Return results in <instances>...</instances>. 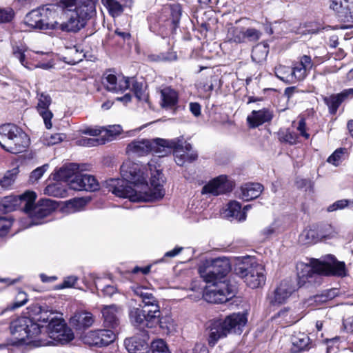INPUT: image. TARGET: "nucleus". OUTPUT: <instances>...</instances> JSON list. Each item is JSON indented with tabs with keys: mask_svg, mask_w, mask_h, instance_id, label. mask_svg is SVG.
<instances>
[{
	"mask_svg": "<svg viewBox=\"0 0 353 353\" xmlns=\"http://www.w3.org/2000/svg\"><path fill=\"white\" fill-rule=\"evenodd\" d=\"M121 174L122 179H111L108 182L109 192L118 197L128 198L132 202H148L162 199L165 195L160 178L156 183V175L152 174V191L146 180L148 174L137 163L125 161L121 166Z\"/></svg>",
	"mask_w": 353,
	"mask_h": 353,
	"instance_id": "nucleus-1",
	"label": "nucleus"
},
{
	"mask_svg": "<svg viewBox=\"0 0 353 353\" xmlns=\"http://www.w3.org/2000/svg\"><path fill=\"white\" fill-rule=\"evenodd\" d=\"M297 286L304 285L306 281L315 274L325 276H344L346 275V269L344 262L338 261L332 255H327L323 261L312 259L310 263L299 262L296 264Z\"/></svg>",
	"mask_w": 353,
	"mask_h": 353,
	"instance_id": "nucleus-2",
	"label": "nucleus"
},
{
	"mask_svg": "<svg viewBox=\"0 0 353 353\" xmlns=\"http://www.w3.org/2000/svg\"><path fill=\"white\" fill-rule=\"evenodd\" d=\"M10 329L12 335L19 343L32 345L34 347L49 344L42 338L45 335L42 331L43 326H40L30 318L22 316L14 319L11 322Z\"/></svg>",
	"mask_w": 353,
	"mask_h": 353,
	"instance_id": "nucleus-3",
	"label": "nucleus"
},
{
	"mask_svg": "<svg viewBox=\"0 0 353 353\" xmlns=\"http://www.w3.org/2000/svg\"><path fill=\"white\" fill-rule=\"evenodd\" d=\"M30 139L21 128L12 123L0 126V145L12 154L23 152L28 147Z\"/></svg>",
	"mask_w": 353,
	"mask_h": 353,
	"instance_id": "nucleus-4",
	"label": "nucleus"
},
{
	"mask_svg": "<svg viewBox=\"0 0 353 353\" xmlns=\"http://www.w3.org/2000/svg\"><path fill=\"white\" fill-rule=\"evenodd\" d=\"M37 195L34 192L26 191L19 196L21 204L23 205L24 210L32 219L31 225H39L43 222L41 219L50 215L57 207V203L51 199H41L34 205Z\"/></svg>",
	"mask_w": 353,
	"mask_h": 353,
	"instance_id": "nucleus-5",
	"label": "nucleus"
},
{
	"mask_svg": "<svg viewBox=\"0 0 353 353\" xmlns=\"http://www.w3.org/2000/svg\"><path fill=\"white\" fill-rule=\"evenodd\" d=\"M236 271L246 284L253 289L259 288L265 283L264 266L258 263L254 258H245L242 265L239 266Z\"/></svg>",
	"mask_w": 353,
	"mask_h": 353,
	"instance_id": "nucleus-6",
	"label": "nucleus"
},
{
	"mask_svg": "<svg viewBox=\"0 0 353 353\" xmlns=\"http://www.w3.org/2000/svg\"><path fill=\"white\" fill-rule=\"evenodd\" d=\"M231 266L229 260L225 258H217L206 261L199 266V272L206 283L223 281L226 274L230 271Z\"/></svg>",
	"mask_w": 353,
	"mask_h": 353,
	"instance_id": "nucleus-7",
	"label": "nucleus"
},
{
	"mask_svg": "<svg viewBox=\"0 0 353 353\" xmlns=\"http://www.w3.org/2000/svg\"><path fill=\"white\" fill-rule=\"evenodd\" d=\"M95 12V6L92 1H87V3L79 7L78 11L70 14L67 21L59 23L58 30L63 32H77L84 28L87 21Z\"/></svg>",
	"mask_w": 353,
	"mask_h": 353,
	"instance_id": "nucleus-8",
	"label": "nucleus"
},
{
	"mask_svg": "<svg viewBox=\"0 0 353 353\" xmlns=\"http://www.w3.org/2000/svg\"><path fill=\"white\" fill-rule=\"evenodd\" d=\"M208 284L203 297L208 303H223L234 296L236 286L229 281L211 282Z\"/></svg>",
	"mask_w": 353,
	"mask_h": 353,
	"instance_id": "nucleus-9",
	"label": "nucleus"
},
{
	"mask_svg": "<svg viewBox=\"0 0 353 353\" xmlns=\"http://www.w3.org/2000/svg\"><path fill=\"white\" fill-rule=\"evenodd\" d=\"M13 54L23 66L30 70L37 68L48 69L51 67L50 63L42 62L46 60L43 57H48V53L41 51H24L16 47L13 50Z\"/></svg>",
	"mask_w": 353,
	"mask_h": 353,
	"instance_id": "nucleus-10",
	"label": "nucleus"
},
{
	"mask_svg": "<svg viewBox=\"0 0 353 353\" xmlns=\"http://www.w3.org/2000/svg\"><path fill=\"white\" fill-rule=\"evenodd\" d=\"M46 331L50 339L62 344L68 343L74 339L72 330L67 327L62 319L57 316L50 319Z\"/></svg>",
	"mask_w": 353,
	"mask_h": 353,
	"instance_id": "nucleus-11",
	"label": "nucleus"
},
{
	"mask_svg": "<svg viewBox=\"0 0 353 353\" xmlns=\"http://www.w3.org/2000/svg\"><path fill=\"white\" fill-rule=\"evenodd\" d=\"M298 288L299 287L293 280L285 279L268 295L267 299L271 305L283 304Z\"/></svg>",
	"mask_w": 353,
	"mask_h": 353,
	"instance_id": "nucleus-12",
	"label": "nucleus"
},
{
	"mask_svg": "<svg viewBox=\"0 0 353 353\" xmlns=\"http://www.w3.org/2000/svg\"><path fill=\"white\" fill-rule=\"evenodd\" d=\"M132 290L134 294L141 299L143 304V308L148 312L149 319H154L158 315L161 314L160 307L158 301L154 296L150 290L143 286H133Z\"/></svg>",
	"mask_w": 353,
	"mask_h": 353,
	"instance_id": "nucleus-13",
	"label": "nucleus"
},
{
	"mask_svg": "<svg viewBox=\"0 0 353 353\" xmlns=\"http://www.w3.org/2000/svg\"><path fill=\"white\" fill-rule=\"evenodd\" d=\"M330 8L339 21L353 23V0H330Z\"/></svg>",
	"mask_w": 353,
	"mask_h": 353,
	"instance_id": "nucleus-14",
	"label": "nucleus"
},
{
	"mask_svg": "<svg viewBox=\"0 0 353 353\" xmlns=\"http://www.w3.org/2000/svg\"><path fill=\"white\" fill-rule=\"evenodd\" d=\"M232 188V183L228 180L226 176L221 175L204 185L201 193L219 195L230 191Z\"/></svg>",
	"mask_w": 353,
	"mask_h": 353,
	"instance_id": "nucleus-15",
	"label": "nucleus"
},
{
	"mask_svg": "<svg viewBox=\"0 0 353 353\" xmlns=\"http://www.w3.org/2000/svg\"><path fill=\"white\" fill-rule=\"evenodd\" d=\"M37 99L38 101L36 106L37 110L42 117L46 128L50 129L52 126L51 120L53 117V114L49 110V106L52 103V99L48 94L39 92L37 94Z\"/></svg>",
	"mask_w": 353,
	"mask_h": 353,
	"instance_id": "nucleus-16",
	"label": "nucleus"
},
{
	"mask_svg": "<svg viewBox=\"0 0 353 353\" xmlns=\"http://www.w3.org/2000/svg\"><path fill=\"white\" fill-rule=\"evenodd\" d=\"M148 339L147 332L141 331L139 334L125 340V347L130 353H148Z\"/></svg>",
	"mask_w": 353,
	"mask_h": 353,
	"instance_id": "nucleus-17",
	"label": "nucleus"
},
{
	"mask_svg": "<svg viewBox=\"0 0 353 353\" xmlns=\"http://www.w3.org/2000/svg\"><path fill=\"white\" fill-rule=\"evenodd\" d=\"M152 152L158 157H165L170 153L171 149L183 147L182 141L179 139L167 140L160 138L151 139Z\"/></svg>",
	"mask_w": 353,
	"mask_h": 353,
	"instance_id": "nucleus-18",
	"label": "nucleus"
},
{
	"mask_svg": "<svg viewBox=\"0 0 353 353\" xmlns=\"http://www.w3.org/2000/svg\"><path fill=\"white\" fill-rule=\"evenodd\" d=\"M70 188L74 190L94 191L99 188L96 179L90 174H76L69 183Z\"/></svg>",
	"mask_w": 353,
	"mask_h": 353,
	"instance_id": "nucleus-19",
	"label": "nucleus"
},
{
	"mask_svg": "<svg viewBox=\"0 0 353 353\" xmlns=\"http://www.w3.org/2000/svg\"><path fill=\"white\" fill-rule=\"evenodd\" d=\"M103 83L106 90L112 92H123L130 88V78L117 77L113 74H105Z\"/></svg>",
	"mask_w": 353,
	"mask_h": 353,
	"instance_id": "nucleus-20",
	"label": "nucleus"
},
{
	"mask_svg": "<svg viewBox=\"0 0 353 353\" xmlns=\"http://www.w3.org/2000/svg\"><path fill=\"white\" fill-rule=\"evenodd\" d=\"M314 66L311 57L308 55H303L299 58V61L293 65V74L298 81L303 80Z\"/></svg>",
	"mask_w": 353,
	"mask_h": 353,
	"instance_id": "nucleus-21",
	"label": "nucleus"
},
{
	"mask_svg": "<svg viewBox=\"0 0 353 353\" xmlns=\"http://www.w3.org/2000/svg\"><path fill=\"white\" fill-rule=\"evenodd\" d=\"M152 141L146 139H136L126 147V152L130 155L143 157L152 152Z\"/></svg>",
	"mask_w": 353,
	"mask_h": 353,
	"instance_id": "nucleus-22",
	"label": "nucleus"
},
{
	"mask_svg": "<svg viewBox=\"0 0 353 353\" xmlns=\"http://www.w3.org/2000/svg\"><path fill=\"white\" fill-rule=\"evenodd\" d=\"M209 344L214 346L219 339L230 334L224 320H214L209 326Z\"/></svg>",
	"mask_w": 353,
	"mask_h": 353,
	"instance_id": "nucleus-23",
	"label": "nucleus"
},
{
	"mask_svg": "<svg viewBox=\"0 0 353 353\" xmlns=\"http://www.w3.org/2000/svg\"><path fill=\"white\" fill-rule=\"evenodd\" d=\"M148 312L145 309L140 307H132L129 312V318L131 323L136 327L146 325L148 327H152V323L157 321V317L154 319H149Z\"/></svg>",
	"mask_w": 353,
	"mask_h": 353,
	"instance_id": "nucleus-24",
	"label": "nucleus"
},
{
	"mask_svg": "<svg viewBox=\"0 0 353 353\" xmlns=\"http://www.w3.org/2000/svg\"><path fill=\"white\" fill-rule=\"evenodd\" d=\"M41 30H58L59 23L52 21L56 15V11L52 6H43L40 7Z\"/></svg>",
	"mask_w": 353,
	"mask_h": 353,
	"instance_id": "nucleus-25",
	"label": "nucleus"
},
{
	"mask_svg": "<svg viewBox=\"0 0 353 353\" xmlns=\"http://www.w3.org/2000/svg\"><path fill=\"white\" fill-rule=\"evenodd\" d=\"M224 321L230 333L241 334L242 328L247 323V317L245 314L233 313L228 316Z\"/></svg>",
	"mask_w": 353,
	"mask_h": 353,
	"instance_id": "nucleus-26",
	"label": "nucleus"
},
{
	"mask_svg": "<svg viewBox=\"0 0 353 353\" xmlns=\"http://www.w3.org/2000/svg\"><path fill=\"white\" fill-rule=\"evenodd\" d=\"M273 118V112L268 108L253 110L247 117V121L252 128H256L264 123L269 122Z\"/></svg>",
	"mask_w": 353,
	"mask_h": 353,
	"instance_id": "nucleus-27",
	"label": "nucleus"
},
{
	"mask_svg": "<svg viewBox=\"0 0 353 353\" xmlns=\"http://www.w3.org/2000/svg\"><path fill=\"white\" fill-rule=\"evenodd\" d=\"M251 208L250 205H245L241 210V204L236 201H230L225 210V216L234 219L238 221H243L246 219V212Z\"/></svg>",
	"mask_w": 353,
	"mask_h": 353,
	"instance_id": "nucleus-28",
	"label": "nucleus"
},
{
	"mask_svg": "<svg viewBox=\"0 0 353 353\" xmlns=\"http://www.w3.org/2000/svg\"><path fill=\"white\" fill-rule=\"evenodd\" d=\"M119 307L116 305L104 306L102 310L104 324L112 328L117 326L119 325Z\"/></svg>",
	"mask_w": 353,
	"mask_h": 353,
	"instance_id": "nucleus-29",
	"label": "nucleus"
},
{
	"mask_svg": "<svg viewBox=\"0 0 353 353\" xmlns=\"http://www.w3.org/2000/svg\"><path fill=\"white\" fill-rule=\"evenodd\" d=\"M263 191V185L260 183H247L241 188V197L249 201L259 196Z\"/></svg>",
	"mask_w": 353,
	"mask_h": 353,
	"instance_id": "nucleus-30",
	"label": "nucleus"
},
{
	"mask_svg": "<svg viewBox=\"0 0 353 353\" xmlns=\"http://www.w3.org/2000/svg\"><path fill=\"white\" fill-rule=\"evenodd\" d=\"M94 319L90 312H79L70 319V323L81 329L88 327L92 325Z\"/></svg>",
	"mask_w": 353,
	"mask_h": 353,
	"instance_id": "nucleus-31",
	"label": "nucleus"
},
{
	"mask_svg": "<svg viewBox=\"0 0 353 353\" xmlns=\"http://www.w3.org/2000/svg\"><path fill=\"white\" fill-rule=\"evenodd\" d=\"M292 351L294 353L305 350L310 343L309 336L303 332L294 333L291 337Z\"/></svg>",
	"mask_w": 353,
	"mask_h": 353,
	"instance_id": "nucleus-32",
	"label": "nucleus"
},
{
	"mask_svg": "<svg viewBox=\"0 0 353 353\" xmlns=\"http://www.w3.org/2000/svg\"><path fill=\"white\" fill-rule=\"evenodd\" d=\"M79 165L76 163L63 165L54 174V179L57 181H68L73 175H76Z\"/></svg>",
	"mask_w": 353,
	"mask_h": 353,
	"instance_id": "nucleus-33",
	"label": "nucleus"
},
{
	"mask_svg": "<svg viewBox=\"0 0 353 353\" xmlns=\"http://www.w3.org/2000/svg\"><path fill=\"white\" fill-rule=\"evenodd\" d=\"M161 105L166 108H172L178 102L177 92L170 87H165L161 91Z\"/></svg>",
	"mask_w": 353,
	"mask_h": 353,
	"instance_id": "nucleus-34",
	"label": "nucleus"
},
{
	"mask_svg": "<svg viewBox=\"0 0 353 353\" xmlns=\"http://www.w3.org/2000/svg\"><path fill=\"white\" fill-rule=\"evenodd\" d=\"M159 324L161 329L166 334H172L176 331V324L170 316H165L160 318V315L157 316V321L152 323V327Z\"/></svg>",
	"mask_w": 353,
	"mask_h": 353,
	"instance_id": "nucleus-35",
	"label": "nucleus"
},
{
	"mask_svg": "<svg viewBox=\"0 0 353 353\" xmlns=\"http://www.w3.org/2000/svg\"><path fill=\"white\" fill-rule=\"evenodd\" d=\"M275 318L281 319L279 322L285 325H290L296 323L302 316L297 315L296 313L290 309H283L279 311Z\"/></svg>",
	"mask_w": 353,
	"mask_h": 353,
	"instance_id": "nucleus-36",
	"label": "nucleus"
},
{
	"mask_svg": "<svg viewBox=\"0 0 353 353\" xmlns=\"http://www.w3.org/2000/svg\"><path fill=\"white\" fill-rule=\"evenodd\" d=\"M226 39L230 42H234L236 43L244 42V28L230 25L228 27Z\"/></svg>",
	"mask_w": 353,
	"mask_h": 353,
	"instance_id": "nucleus-37",
	"label": "nucleus"
},
{
	"mask_svg": "<svg viewBox=\"0 0 353 353\" xmlns=\"http://www.w3.org/2000/svg\"><path fill=\"white\" fill-rule=\"evenodd\" d=\"M276 77L286 82L294 83L297 81L293 74V68L288 66L279 65L274 68Z\"/></svg>",
	"mask_w": 353,
	"mask_h": 353,
	"instance_id": "nucleus-38",
	"label": "nucleus"
},
{
	"mask_svg": "<svg viewBox=\"0 0 353 353\" xmlns=\"http://www.w3.org/2000/svg\"><path fill=\"white\" fill-rule=\"evenodd\" d=\"M65 55V59H67L65 61L72 65L79 63L85 57L83 50L79 49V48L76 46L67 48Z\"/></svg>",
	"mask_w": 353,
	"mask_h": 353,
	"instance_id": "nucleus-39",
	"label": "nucleus"
},
{
	"mask_svg": "<svg viewBox=\"0 0 353 353\" xmlns=\"http://www.w3.org/2000/svg\"><path fill=\"white\" fill-rule=\"evenodd\" d=\"M41 12H40V7L32 10L29 13H28L25 17V24L28 27L37 29L41 30Z\"/></svg>",
	"mask_w": 353,
	"mask_h": 353,
	"instance_id": "nucleus-40",
	"label": "nucleus"
},
{
	"mask_svg": "<svg viewBox=\"0 0 353 353\" xmlns=\"http://www.w3.org/2000/svg\"><path fill=\"white\" fill-rule=\"evenodd\" d=\"M268 52L269 50L266 44L259 43L252 49V59L256 63H261L266 59Z\"/></svg>",
	"mask_w": 353,
	"mask_h": 353,
	"instance_id": "nucleus-41",
	"label": "nucleus"
},
{
	"mask_svg": "<svg viewBox=\"0 0 353 353\" xmlns=\"http://www.w3.org/2000/svg\"><path fill=\"white\" fill-rule=\"evenodd\" d=\"M299 240L305 244L314 243L321 240L318 229L306 228L300 234Z\"/></svg>",
	"mask_w": 353,
	"mask_h": 353,
	"instance_id": "nucleus-42",
	"label": "nucleus"
},
{
	"mask_svg": "<svg viewBox=\"0 0 353 353\" xmlns=\"http://www.w3.org/2000/svg\"><path fill=\"white\" fill-rule=\"evenodd\" d=\"M19 170L18 167L8 170L6 172L3 178L0 180V185L4 189H10L14 184Z\"/></svg>",
	"mask_w": 353,
	"mask_h": 353,
	"instance_id": "nucleus-43",
	"label": "nucleus"
},
{
	"mask_svg": "<svg viewBox=\"0 0 353 353\" xmlns=\"http://www.w3.org/2000/svg\"><path fill=\"white\" fill-rule=\"evenodd\" d=\"M323 100L325 103L327 105L330 112L332 114L336 112L339 107L343 101L339 93L324 97Z\"/></svg>",
	"mask_w": 353,
	"mask_h": 353,
	"instance_id": "nucleus-44",
	"label": "nucleus"
},
{
	"mask_svg": "<svg viewBox=\"0 0 353 353\" xmlns=\"http://www.w3.org/2000/svg\"><path fill=\"white\" fill-rule=\"evenodd\" d=\"M132 85V90L139 101H147L148 95L145 92L143 85L141 82H138L134 78H130V86Z\"/></svg>",
	"mask_w": 353,
	"mask_h": 353,
	"instance_id": "nucleus-45",
	"label": "nucleus"
},
{
	"mask_svg": "<svg viewBox=\"0 0 353 353\" xmlns=\"http://www.w3.org/2000/svg\"><path fill=\"white\" fill-rule=\"evenodd\" d=\"M101 1L112 17L119 15L123 11L122 6L118 0H101Z\"/></svg>",
	"mask_w": 353,
	"mask_h": 353,
	"instance_id": "nucleus-46",
	"label": "nucleus"
},
{
	"mask_svg": "<svg viewBox=\"0 0 353 353\" xmlns=\"http://www.w3.org/2000/svg\"><path fill=\"white\" fill-rule=\"evenodd\" d=\"M105 143L106 139L103 137L101 138H81L77 141V145L85 147H94Z\"/></svg>",
	"mask_w": 353,
	"mask_h": 353,
	"instance_id": "nucleus-47",
	"label": "nucleus"
},
{
	"mask_svg": "<svg viewBox=\"0 0 353 353\" xmlns=\"http://www.w3.org/2000/svg\"><path fill=\"white\" fill-rule=\"evenodd\" d=\"M98 334L99 330L88 332L83 337L84 342L90 345L101 346V340Z\"/></svg>",
	"mask_w": 353,
	"mask_h": 353,
	"instance_id": "nucleus-48",
	"label": "nucleus"
},
{
	"mask_svg": "<svg viewBox=\"0 0 353 353\" xmlns=\"http://www.w3.org/2000/svg\"><path fill=\"white\" fill-rule=\"evenodd\" d=\"M156 163H157V162L154 161V159H152L148 163V169L145 168H143V170H145L146 171H148V170H149L150 172L151 176H152V174L156 175V177L154 179L156 183L158 182V178L159 177L160 180L161 181V185H162L161 188H163V177H162V173L161 172V171L159 169H157V168L156 166ZM152 181V178L150 179V181ZM149 187L151 188V190L152 191L153 190V188L151 186V185H149ZM162 190L165 192L163 188H162Z\"/></svg>",
	"mask_w": 353,
	"mask_h": 353,
	"instance_id": "nucleus-49",
	"label": "nucleus"
},
{
	"mask_svg": "<svg viewBox=\"0 0 353 353\" xmlns=\"http://www.w3.org/2000/svg\"><path fill=\"white\" fill-rule=\"evenodd\" d=\"M156 163H157V162L154 161V159H152L148 163V169L145 168H143V170H145L146 171H148V170H149L150 172L151 176H152V174L156 175V177L154 179L156 183L158 182V178L159 177L160 180L161 181V185H162L161 188H163V177H162V173L161 172V171L159 169H157V168L156 166ZM152 181V178L150 179V181ZM149 187L151 188V190L152 191L153 190V188L151 186V185H149ZM162 190L165 192L163 188H162Z\"/></svg>",
	"mask_w": 353,
	"mask_h": 353,
	"instance_id": "nucleus-50",
	"label": "nucleus"
},
{
	"mask_svg": "<svg viewBox=\"0 0 353 353\" xmlns=\"http://www.w3.org/2000/svg\"><path fill=\"white\" fill-rule=\"evenodd\" d=\"M156 163H157V162L154 161V159H152L148 163V169L145 168H143V170H145L146 171H148V170H149L150 172L151 176H152V174L156 175V177L154 179L156 183L158 182V178L159 177L160 180L161 181V185H162L161 188H163V177H162V173L161 172V171L159 169H157V168L156 166ZM152 181V178L150 179V181ZM149 187L151 188V190L152 191L153 190V188L151 186V185H149ZM162 190L165 192L163 188H162Z\"/></svg>",
	"mask_w": 353,
	"mask_h": 353,
	"instance_id": "nucleus-51",
	"label": "nucleus"
},
{
	"mask_svg": "<svg viewBox=\"0 0 353 353\" xmlns=\"http://www.w3.org/2000/svg\"><path fill=\"white\" fill-rule=\"evenodd\" d=\"M100 340H101V346L108 345L112 343L115 339L114 333L109 329L99 330Z\"/></svg>",
	"mask_w": 353,
	"mask_h": 353,
	"instance_id": "nucleus-52",
	"label": "nucleus"
},
{
	"mask_svg": "<svg viewBox=\"0 0 353 353\" xmlns=\"http://www.w3.org/2000/svg\"><path fill=\"white\" fill-rule=\"evenodd\" d=\"M321 239H331L336 234L332 226L330 224H324L318 227Z\"/></svg>",
	"mask_w": 353,
	"mask_h": 353,
	"instance_id": "nucleus-53",
	"label": "nucleus"
},
{
	"mask_svg": "<svg viewBox=\"0 0 353 353\" xmlns=\"http://www.w3.org/2000/svg\"><path fill=\"white\" fill-rule=\"evenodd\" d=\"M44 193L48 195L59 197L65 194V191L61 188L59 183L48 185L44 190Z\"/></svg>",
	"mask_w": 353,
	"mask_h": 353,
	"instance_id": "nucleus-54",
	"label": "nucleus"
},
{
	"mask_svg": "<svg viewBox=\"0 0 353 353\" xmlns=\"http://www.w3.org/2000/svg\"><path fill=\"white\" fill-rule=\"evenodd\" d=\"M122 128L119 125H114L109 126L108 128H104L103 132H105V135L103 136L106 141H112L114 137L121 134Z\"/></svg>",
	"mask_w": 353,
	"mask_h": 353,
	"instance_id": "nucleus-55",
	"label": "nucleus"
},
{
	"mask_svg": "<svg viewBox=\"0 0 353 353\" xmlns=\"http://www.w3.org/2000/svg\"><path fill=\"white\" fill-rule=\"evenodd\" d=\"M48 167V164H44L41 167L37 168L30 173L29 181L32 183L37 182L47 171Z\"/></svg>",
	"mask_w": 353,
	"mask_h": 353,
	"instance_id": "nucleus-56",
	"label": "nucleus"
},
{
	"mask_svg": "<svg viewBox=\"0 0 353 353\" xmlns=\"http://www.w3.org/2000/svg\"><path fill=\"white\" fill-rule=\"evenodd\" d=\"M152 353H170L165 342L162 339L153 341L151 344Z\"/></svg>",
	"mask_w": 353,
	"mask_h": 353,
	"instance_id": "nucleus-57",
	"label": "nucleus"
},
{
	"mask_svg": "<svg viewBox=\"0 0 353 353\" xmlns=\"http://www.w3.org/2000/svg\"><path fill=\"white\" fill-rule=\"evenodd\" d=\"M345 152V149L339 148L336 150L327 159V162L338 166L343 160V156Z\"/></svg>",
	"mask_w": 353,
	"mask_h": 353,
	"instance_id": "nucleus-58",
	"label": "nucleus"
},
{
	"mask_svg": "<svg viewBox=\"0 0 353 353\" xmlns=\"http://www.w3.org/2000/svg\"><path fill=\"white\" fill-rule=\"evenodd\" d=\"M88 200L84 198H76L70 200L68 203V208L73 211H79L82 210L87 204Z\"/></svg>",
	"mask_w": 353,
	"mask_h": 353,
	"instance_id": "nucleus-59",
	"label": "nucleus"
},
{
	"mask_svg": "<svg viewBox=\"0 0 353 353\" xmlns=\"http://www.w3.org/2000/svg\"><path fill=\"white\" fill-rule=\"evenodd\" d=\"M348 205L353 206V200L341 199L336 201L333 204L330 205L327 208L328 212H333L338 210H343Z\"/></svg>",
	"mask_w": 353,
	"mask_h": 353,
	"instance_id": "nucleus-60",
	"label": "nucleus"
},
{
	"mask_svg": "<svg viewBox=\"0 0 353 353\" xmlns=\"http://www.w3.org/2000/svg\"><path fill=\"white\" fill-rule=\"evenodd\" d=\"M18 200L17 198L9 196H6L2 200L1 205L4 208L7 212H10L14 210L15 206L17 205Z\"/></svg>",
	"mask_w": 353,
	"mask_h": 353,
	"instance_id": "nucleus-61",
	"label": "nucleus"
},
{
	"mask_svg": "<svg viewBox=\"0 0 353 353\" xmlns=\"http://www.w3.org/2000/svg\"><path fill=\"white\" fill-rule=\"evenodd\" d=\"M66 138V135L63 133H57L46 136L45 138L46 143L48 145H52L61 143Z\"/></svg>",
	"mask_w": 353,
	"mask_h": 353,
	"instance_id": "nucleus-62",
	"label": "nucleus"
},
{
	"mask_svg": "<svg viewBox=\"0 0 353 353\" xmlns=\"http://www.w3.org/2000/svg\"><path fill=\"white\" fill-rule=\"evenodd\" d=\"M104 130L103 127L94 126V127H85L81 128L79 132L83 134H88L93 137L100 135Z\"/></svg>",
	"mask_w": 353,
	"mask_h": 353,
	"instance_id": "nucleus-63",
	"label": "nucleus"
},
{
	"mask_svg": "<svg viewBox=\"0 0 353 353\" xmlns=\"http://www.w3.org/2000/svg\"><path fill=\"white\" fill-rule=\"evenodd\" d=\"M181 7L179 5H174L171 7V18L172 23L174 25V28H176L181 18Z\"/></svg>",
	"mask_w": 353,
	"mask_h": 353,
	"instance_id": "nucleus-64",
	"label": "nucleus"
}]
</instances>
